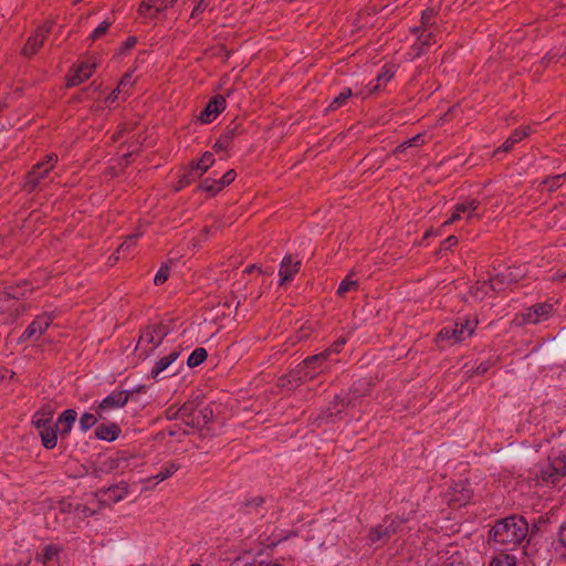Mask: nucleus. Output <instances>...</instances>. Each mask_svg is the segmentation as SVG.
Wrapping results in <instances>:
<instances>
[{
	"label": "nucleus",
	"mask_w": 566,
	"mask_h": 566,
	"mask_svg": "<svg viewBox=\"0 0 566 566\" xmlns=\"http://www.w3.org/2000/svg\"><path fill=\"white\" fill-rule=\"evenodd\" d=\"M527 535L528 523L523 516L517 515L499 520L490 530V537L499 549L514 551L521 547L523 555Z\"/></svg>",
	"instance_id": "obj_1"
},
{
	"label": "nucleus",
	"mask_w": 566,
	"mask_h": 566,
	"mask_svg": "<svg viewBox=\"0 0 566 566\" xmlns=\"http://www.w3.org/2000/svg\"><path fill=\"white\" fill-rule=\"evenodd\" d=\"M535 476L547 484L558 483L566 476V453L553 450L547 462L537 468Z\"/></svg>",
	"instance_id": "obj_2"
},
{
	"label": "nucleus",
	"mask_w": 566,
	"mask_h": 566,
	"mask_svg": "<svg viewBox=\"0 0 566 566\" xmlns=\"http://www.w3.org/2000/svg\"><path fill=\"white\" fill-rule=\"evenodd\" d=\"M329 369L331 359H327V353H319L301 361L296 366L295 374L298 381L306 382Z\"/></svg>",
	"instance_id": "obj_3"
},
{
	"label": "nucleus",
	"mask_w": 566,
	"mask_h": 566,
	"mask_svg": "<svg viewBox=\"0 0 566 566\" xmlns=\"http://www.w3.org/2000/svg\"><path fill=\"white\" fill-rule=\"evenodd\" d=\"M475 327L476 322L474 319L461 317L441 328L438 337L441 340L449 342L451 345L458 344L471 337Z\"/></svg>",
	"instance_id": "obj_4"
},
{
	"label": "nucleus",
	"mask_w": 566,
	"mask_h": 566,
	"mask_svg": "<svg viewBox=\"0 0 566 566\" xmlns=\"http://www.w3.org/2000/svg\"><path fill=\"white\" fill-rule=\"evenodd\" d=\"M407 521L408 518L400 517L392 520L385 518L381 524L369 530L367 543L376 547L384 545L392 535L401 532V525Z\"/></svg>",
	"instance_id": "obj_5"
},
{
	"label": "nucleus",
	"mask_w": 566,
	"mask_h": 566,
	"mask_svg": "<svg viewBox=\"0 0 566 566\" xmlns=\"http://www.w3.org/2000/svg\"><path fill=\"white\" fill-rule=\"evenodd\" d=\"M57 160L59 157L56 154H49L42 161H39L32 167L31 171L28 174L27 180V186L30 190H33L40 186L42 181L50 178V172L55 168Z\"/></svg>",
	"instance_id": "obj_6"
},
{
	"label": "nucleus",
	"mask_w": 566,
	"mask_h": 566,
	"mask_svg": "<svg viewBox=\"0 0 566 566\" xmlns=\"http://www.w3.org/2000/svg\"><path fill=\"white\" fill-rule=\"evenodd\" d=\"M214 161V156L210 151H206L199 160L192 161L189 169L180 176L178 189H181L199 179L210 167H212Z\"/></svg>",
	"instance_id": "obj_7"
},
{
	"label": "nucleus",
	"mask_w": 566,
	"mask_h": 566,
	"mask_svg": "<svg viewBox=\"0 0 566 566\" xmlns=\"http://www.w3.org/2000/svg\"><path fill=\"white\" fill-rule=\"evenodd\" d=\"M129 396L128 390H115L92 408L95 409L99 419H105L111 411L123 408L128 402Z\"/></svg>",
	"instance_id": "obj_8"
},
{
	"label": "nucleus",
	"mask_w": 566,
	"mask_h": 566,
	"mask_svg": "<svg viewBox=\"0 0 566 566\" xmlns=\"http://www.w3.org/2000/svg\"><path fill=\"white\" fill-rule=\"evenodd\" d=\"M554 312V305L548 302L537 303L521 312L516 319L520 324H539L547 321Z\"/></svg>",
	"instance_id": "obj_9"
},
{
	"label": "nucleus",
	"mask_w": 566,
	"mask_h": 566,
	"mask_svg": "<svg viewBox=\"0 0 566 566\" xmlns=\"http://www.w3.org/2000/svg\"><path fill=\"white\" fill-rule=\"evenodd\" d=\"M472 497V489L467 481L454 482L449 486L446 499L454 506H463L470 502Z\"/></svg>",
	"instance_id": "obj_10"
},
{
	"label": "nucleus",
	"mask_w": 566,
	"mask_h": 566,
	"mask_svg": "<svg viewBox=\"0 0 566 566\" xmlns=\"http://www.w3.org/2000/svg\"><path fill=\"white\" fill-rule=\"evenodd\" d=\"M52 322L53 317L51 314L44 313L36 316L20 336V342L40 338L51 326Z\"/></svg>",
	"instance_id": "obj_11"
},
{
	"label": "nucleus",
	"mask_w": 566,
	"mask_h": 566,
	"mask_svg": "<svg viewBox=\"0 0 566 566\" xmlns=\"http://www.w3.org/2000/svg\"><path fill=\"white\" fill-rule=\"evenodd\" d=\"M96 66H97V63L95 61L87 60V61L81 62L77 66H75L71 71V73L67 77V86L69 87L77 86L81 83H83L84 81L88 80L93 75Z\"/></svg>",
	"instance_id": "obj_12"
},
{
	"label": "nucleus",
	"mask_w": 566,
	"mask_h": 566,
	"mask_svg": "<svg viewBox=\"0 0 566 566\" xmlns=\"http://www.w3.org/2000/svg\"><path fill=\"white\" fill-rule=\"evenodd\" d=\"M460 219L471 221L473 219H480L483 216L481 211V202L474 198H468L462 202H458L454 206Z\"/></svg>",
	"instance_id": "obj_13"
},
{
	"label": "nucleus",
	"mask_w": 566,
	"mask_h": 566,
	"mask_svg": "<svg viewBox=\"0 0 566 566\" xmlns=\"http://www.w3.org/2000/svg\"><path fill=\"white\" fill-rule=\"evenodd\" d=\"M301 263L302 261L300 259H295L290 254L283 258L279 270L280 285H284L293 280L301 269Z\"/></svg>",
	"instance_id": "obj_14"
},
{
	"label": "nucleus",
	"mask_w": 566,
	"mask_h": 566,
	"mask_svg": "<svg viewBox=\"0 0 566 566\" xmlns=\"http://www.w3.org/2000/svg\"><path fill=\"white\" fill-rule=\"evenodd\" d=\"M51 31V24L40 27L33 35H31L22 49L25 56H32L43 45L46 34Z\"/></svg>",
	"instance_id": "obj_15"
},
{
	"label": "nucleus",
	"mask_w": 566,
	"mask_h": 566,
	"mask_svg": "<svg viewBox=\"0 0 566 566\" xmlns=\"http://www.w3.org/2000/svg\"><path fill=\"white\" fill-rule=\"evenodd\" d=\"M226 108V99L218 95L209 101L203 111L200 113L199 119L203 124L211 123Z\"/></svg>",
	"instance_id": "obj_16"
},
{
	"label": "nucleus",
	"mask_w": 566,
	"mask_h": 566,
	"mask_svg": "<svg viewBox=\"0 0 566 566\" xmlns=\"http://www.w3.org/2000/svg\"><path fill=\"white\" fill-rule=\"evenodd\" d=\"M522 277V274L511 268L505 269L502 272H497L492 279L494 291L499 292L507 287L509 285L517 282Z\"/></svg>",
	"instance_id": "obj_17"
},
{
	"label": "nucleus",
	"mask_w": 566,
	"mask_h": 566,
	"mask_svg": "<svg viewBox=\"0 0 566 566\" xmlns=\"http://www.w3.org/2000/svg\"><path fill=\"white\" fill-rule=\"evenodd\" d=\"M76 417L77 413L74 409H66L59 416L54 424L59 430L61 438H66L70 434L76 421Z\"/></svg>",
	"instance_id": "obj_18"
},
{
	"label": "nucleus",
	"mask_w": 566,
	"mask_h": 566,
	"mask_svg": "<svg viewBox=\"0 0 566 566\" xmlns=\"http://www.w3.org/2000/svg\"><path fill=\"white\" fill-rule=\"evenodd\" d=\"M179 357V352L172 350L168 355L161 357L158 361H156L155 366L150 370V377L153 379H158L160 374L165 371L176 359Z\"/></svg>",
	"instance_id": "obj_19"
},
{
	"label": "nucleus",
	"mask_w": 566,
	"mask_h": 566,
	"mask_svg": "<svg viewBox=\"0 0 566 566\" xmlns=\"http://www.w3.org/2000/svg\"><path fill=\"white\" fill-rule=\"evenodd\" d=\"M530 135V127L517 128L514 133L496 149V153L510 151L515 144Z\"/></svg>",
	"instance_id": "obj_20"
},
{
	"label": "nucleus",
	"mask_w": 566,
	"mask_h": 566,
	"mask_svg": "<svg viewBox=\"0 0 566 566\" xmlns=\"http://www.w3.org/2000/svg\"><path fill=\"white\" fill-rule=\"evenodd\" d=\"M39 434L41 437L42 444L45 449L51 450L56 447L57 436L60 433L55 424H51L48 428H43V430L39 431Z\"/></svg>",
	"instance_id": "obj_21"
},
{
	"label": "nucleus",
	"mask_w": 566,
	"mask_h": 566,
	"mask_svg": "<svg viewBox=\"0 0 566 566\" xmlns=\"http://www.w3.org/2000/svg\"><path fill=\"white\" fill-rule=\"evenodd\" d=\"M119 432H120V429L115 423L101 424L95 430V434L98 439L108 441V442L116 440Z\"/></svg>",
	"instance_id": "obj_22"
},
{
	"label": "nucleus",
	"mask_w": 566,
	"mask_h": 566,
	"mask_svg": "<svg viewBox=\"0 0 566 566\" xmlns=\"http://www.w3.org/2000/svg\"><path fill=\"white\" fill-rule=\"evenodd\" d=\"M127 493H128V488L126 484L113 485L103 491V495L105 496L104 501L117 503V502L124 500L127 496Z\"/></svg>",
	"instance_id": "obj_23"
},
{
	"label": "nucleus",
	"mask_w": 566,
	"mask_h": 566,
	"mask_svg": "<svg viewBox=\"0 0 566 566\" xmlns=\"http://www.w3.org/2000/svg\"><path fill=\"white\" fill-rule=\"evenodd\" d=\"M494 291L493 281L484 280V281H478L472 287H471V294L476 300H483L485 296L489 295V293Z\"/></svg>",
	"instance_id": "obj_24"
},
{
	"label": "nucleus",
	"mask_w": 566,
	"mask_h": 566,
	"mask_svg": "<svg viewBox=\"0 0 566 566\" xmlns=\"http://www.w3.org/2000/svg\"><path fill=\"white\" fill-rule=\"evenodd\" d=\"M358 286H359L358 280L354 279V272H350L339 283L336 293H337L338 296H344L348 292L357 291Z\"/></svg>",
	"instance_id": "obj_25"
},
{
	"label": "nucleus",
	"mask_w": 566,
	"mask_h": 566,
	"mask_svg": "<svg viewBox=\"0 0 566 566\" xmlns=\"http://www.w3.org/2000/svg\"><path fill=\"white\" fill-rule=\"evenodd\" d=\"M394 76V72L390 69H382V71L377 75L375 80H373L368 84V91L370 93L377 92L380 90L382 83L389 82Z\"/></svg>",
	"instance_id": "obj_26"
},
{
	"label": "nucleus",
	"mask_w": 566,
	"mask_h": 566,
	"mask_svg": "<svg viewBox=\"0 0 566 566\" xmlns=\"http://www.w3.org/2000/svg\"><path fill=\"white\" fill-rule=\"evenodd\" d=\"M352 95H353V92L350 88H348V87L343 88L338 93V95H336L332 99V102L327 106V111H336V109L343 107L344 105H346L347 101L352 97Z\"/></svg>",
	"instance_id": "obj_27"
},
{
	"label": "nucleus",
	"mask_w": 566,
	"mask_h": 566,
	"mask_svg": "<svg viewBox=\"0 0 566 566\" xmlns=\"http://www.w3.org/2000/svg\"><path fill=\"white\" fill-rule=\"evenodd\" d=\"M163 343L161 339H158V335L153 327L146 326L139 336V344H150L153 345V349L158 347Z\"/></svg>",
	"instance_id": "obj_28"
},
{
	"label": "nucleus",
	"mask_w": 566,
	"mask_h": 566,
	"mask_svg": "<svg viewBox=\"0 0 566 566\" xmlns=\"http://www.w3.org/2000/svg\"><path fill=\"white\" fill-rule=\"evenodd\" d=\"M178 469L179 465L177 463H166L164 467H161L160 471L156 475L151 476L149 480H154L156 483H159L175 474Z\"/></svg>",
	"instance_id": "obj_29"
},
{
	"label": "nucleus",
	"mask_w": 566,
	"mask_h": 566,
	"mask_svg": "<svg viewBox=\"0 0 566 566\" xmlns=\"http://www.w3.org/2000/svg\"><path fill=\"white\" fill-rule=\"evenodd\" d=\"M32 423L36 428L38 431L43 430V428H48L52 423V415L50 412H35L32 417Z\"/></svg>",
	"instance_id": "obj_30"
},
{
	"label": "nucleus",
	"mask_w": 566,
	"mask_h": 566,
	"mask_svg": "<svg viewBox=\"0 0 566 566\" xmlns=\"http://www.w3.org/2000/svg\"><path fill=\"white\" fill-rule=\"evenodd\" d=\"M207 356H208L207 350L203 347H197L189 355L188 360H187V365L190 368L197 367V366L201 365L206 360Z\"/></svg>",
	"instance_id": "obj_31"
},
{
	"label": "nucleus",
	"mask_w": 566,
	"mask_h": 566,
	"mask_svg": "<svg viewBox=\"0 0 566 566\" xmlns=\"http://www.w3.org/2000/svg\"><path fill=\"white\" fill-rule=\"evenodd\" d=\"M98 419H99V417L97 413L94 415L91 412H84L81 416L80 422H78L81 431L82 432L88 431L91 428H93L96 424Z\"/></svg>",
	"instance_id": "obj_32"
},
{
	"label": "nucleus",
	"mask_w": 566,
	"mask_h": 566,
	"mask_svg": "<svg viewBox=\"0 0 566 566\" xmlns=\"http://www.w3.org/2000/svg\"><path fill=\"white\" fill-rule=\"evenodd\" d=\"M159 0L143 1L139 6V14L145 18H155L159 12H156L157 2Z\"/></svg>",
	"instance_id": "obj_33"
},
{
	"label": "nucleus",
	"mask_w": 566,
	"mask_h": 566,
	"mask_svg": "<svg viewBox=\"0 0 566 566\" xmlns=\"http://www.w3.org/2000/svg\"><path fill=\"white\" fill-rule=\"evenodd\" d=\"M199 188L211 195V196H214L216 193H218L219 191L222 190V187L221 185L219 184V179H212V178H206L199 186Z\"/></svg>",
	"instance_id": "obj_34"
},
{
	"label": "nucleus",
	"mask_w": 566,
	"mask_h": 566,
	"mask_svg": "<svg viewBox=\"0 0 566 566\" xmlns=\"http://www.w3.org/2000/svg\"><path fill=\"white\" fill-rule=\"evenodd\" d=\"M517 557L514 554H503L491 560L489 566H516Z\"/></svg>",
	"instance_id": "obj_35"
},
{
	"label": "nucleus",
	"mask_w": 566,
	"mask_h": 566,
	"mask_svg": "<svg viewBox=\"0 0 566 566\" xmlns=\"http://www.w3.org/2000/svg\"><path fill=\"white\" fill-rule=\"evenodd\" d=\"M30 290H31L30 284L27 282H23L22 285L8 287L6 291V294L10 298H20V297H24Z\"/></svg>",
	"instance_id": "obj_36"
},
{
	"label": "nucleus",
	"mask_w": 566,
	"mask_h": 566,
	"mask_svg": "<svg viewBox=\"0 0 566 566\" xmlns=\"http://www.w3.org/2000/svg\"><path fill=\"white\" fill-rule=\"evenodd\" d=\"M263 504V499L260 497V496H255L251 500H248L245 502V513L247 514H252L254 511L256 514H261V512H259V507Z\"/></svg>",
	"instance_id": "obj_37"
},
{
	"label": "nucleus",
	"mask_w": 566,
	"mask_h": 566,
	"mask_svg": "<svg viewBox=\"0 0 566 566\" xmlns=\"http://www.w3.org/2000/svg\"><path fill=\"white\" fill-rule=\"evenodd\" d=\"M168 275H169V269L167 265H163L160 266V269L157 271V273L155 274V277H154V283L156 285H160V284H164L167 279H168Z\"/></svg>",
	"instance_id": "obj_38"
},
{
	"label": "nucleus",
	"mask_w": 566,
	"mask_h": 566,
	"mask_svg": "<svg viewBox=\"0 0 566 566\" xmlns=\"http://www.w3.org/2000/svg\"><path fill=\"white\" fill-rule=\"evenodd\" d=\"M344 344H345L344 338L337 339L327 349L323 350L322 353H327V359H329L331 355L338 354L342 350Z\"/></svg>",
	"instance_id": "obj_39"
},
{
	"label": "nucleus",
	"mask_w": 566,
	"mask_h": 566,
	"mask_svg": "<svg viewBox=\"0 0 566 566\" xmlns=\"http://www.w3.org/2000/svg\"><path fill=\"white\" fill-rule=\"evenodd\" d=\"M237 177V172L233 169L228 170L220 179L219 184L221 185L222 189L230 184L234 181Z\"/></svg>",
	"instance_id": "obj_40"
},
{
	"label": "nucleus",
	"mask_w": 566,
	"mask_h": 566,
	"mask_svg": "<svg viewBox=\"0 0 566 566\" xmlns=\"http://www.w3.org/2000/svg\"><path fill=\"white\" fill-rule=\"evenodd\" d=\"M108 27H109V22H107V21H103V22H101V23H99V24H98V25L93 30V32H92V34H91V38H92V39H94V40H95V39L101 38L103 34H105V33H106V31H107Z\"/></svg>",
	"instance_id": "obj_41"
},
{
	"label": "nucleus",
	"mask_w": 566,
	"mask_h": 566,
	"mask_svg": "<svg viewBox=\"0 0 566 566\" xmlns=\"http://www.w3.org/2000/svg\"><path fill=\"white\" fill-rule=\"evenodd\" d=\"M138 239V234H132L129 235L118 248L117 253L128 251Z\"/></svg>",
	"instance_id": "obj_42"
},
{
	"label": "nucleus",
	"mask_w": 566,
	"mask_h": 566,
	"mask_svg": "<svg viewBox=\"0 0 566 566\" xmlns=\"http://www.w3.org/2000/svg\"><path fill=\"white\" fill-rule=\"evenodd\" d=\"M153 327L156 332V335H158V339L164 340V338L169 334V327L166 324H157V325H149Z\"/></svg>",
	"instance_id": "obj_43"
},
{
	"label": "nucleus",
	"mask_w": 566,
	"mask_h": 566,
	"mask_svg": "<svg viewBox=\"0 0 566 566\" xmlns=\"http://www.w3.org/2000/svg\"><path fill=\"white\" fill-rule=\"evenodd\" d=\"M562 176L556 175L548 179H546L544 182L547 185L549 190H553L555 188H558L560 186Z\"/></svg>",
	"instance_id": "obj_44"
},
{
	"label": "nucleus",
	"mask_w": 566,
	"mask_h": 566,
	"mask_svg": "<svg viewBox=\"0 0 566 566\" xmlns=\"http://www.w3.org/2000/svg\"><path fill=\"white\" fill-rule=\"evenodd\" d=\"M133 84L134 80L132 73H126L120 80L118 87L122 90L125 87H130Z\"/></svg>",
	"instance_id": "obj_45"
},
{
	"label": "nucleus",
	"mask_w": 566,
	"mask_h": 566,
	"mask_svg": "<svg viewBox=\"0 0 566 566\" xmlns=\"http://www.w3.org/2000/svg\"><path fill=\"white\" fill-rule=\"evenodd\" d=\"M423 142V138L421 135H416L415 137L410 138L408 142L400 145V148L405 147H412V146H419Z\"/></svg>",
	"instance_id": "obj_46"
},
{
	"label": "nucleus",
	"mask_w": 566,
	"mask_h": 566,
	"mask_svg": "<svg viewBox=\"0 0 566 566\" xmlns=\"http://www.w3.org/2000/svg\"><path fill=\"white\" fill-rule=\"evenodd\" d=\"M177 0H159L157 2L156 12H163L169 7H172Z\"/></svg>",
	"instance_id": "obj_47"
},
{
	"label": "nucleus",
	"mask_w": 566,
	"mask_h": 566,
	"mask_svg": "<svg viewBox=\"0 0 566 566\" xmlns=\"http://www.w3.org/2000/svg\"><path fill=\"white\" fill-rule=\"evenodd\" d=\"M206 8L205 0H199V2L193 7L191 12V18L196 19Z\"/></svg>",
	"instance_id": "obj_48"
},
{
	"label": "nucleus",
	"mask_w": 566,
	"mask_h": 566,
	"mask_svg": "<svg viewBox=\"0 0 566 566\" xmlns=\"http://www.w3.org/2000/svg\"><path fill=\"white\" fill-rule=\"evenodd\" d=\"M558 542L566 549V522L563 523L559 527Z\"/></svg>",
	"instance_id": "obj_49"
},
{
	"label": "nucleus",
	"mask_w": 566,
	"mask_h": 566,
	"mask_svg": "<svg viewBox=\"0 0 566 566\" xmlns=\"http://www.w3.org/2000/svg\"><path fill=\"white\" fill-rule=\"evenodd\" d=\"M119 93H120V88H119V87H117L116 90H114V91H113V92L107 96V98H106V103H107V104H113V103H115V102L117 101V98H118Z\"/></svg>",
	"instance_id": "obj_50"
},
{
	"label": "nucleus",
	"mask_w": 566,
	"mask_h": 566,
	"mask_svg": "<svg viewBox=\"0 0 566 566\" xmlns=\"http://www.w3.org/2000/svg\"><path fill=\"white\" fill-rule=\"evenodd\" d=\"M57 554V549L54 546H48L44 551V557L46 559H51L54 555Z\"/></svg>",
	"instance_id": "obj_51"
},
{
	"label": "nucleus",
	"mask_w": 566,
	"mask_h": 566,
	"mask_svg": "<svg viewBox=\"0 0 566 566\" xmlns=\"http://www.w3.org/2000/svg\"><path fill=\"white\" fill-rule=\"evenodd\" d=\"M458 220H461L460 216L457 212L455 208H453V212H452L451 217L447 221H444L443 226H449Z\"/></svg>",
	"instance_id": "obj_52"
},
{
	"label": "nucleus",
	"mask_w": 566,
	"mask_h": 566,
	"mask_svg": "<svg viewBox=\"0 0 566 566\" xmlns=\"http://www.w3.org/2000/svg\"><path fill=\"white\" fill-rule=\"evenodd\" d=\"M228 145H229V144H228V143H226V140L221 137L219 140H217V142H216V144H214L213 148H214L216 150H220V149H224V148H227V146H228Z\"/></svg>",
	"instance_id": "obj_53"
},
{
	"label": "nucleus",
	"mask_w": 566,
	"mask_h": 566,
	"mask_svg": "<svg viewBox=\"0 0 566 566\" xmlns=\"http://www.w3.org/2000/svg\"><path fill=\"white\" fill-rule=\"evenodd\" d=\"M136 42H137V41H136V38H134V36L128 38V39L125 41V43H124V49H125V50H129V49L134 48V45L136 44Z\"/></svg>",
	"instance_id": "obj_54"
},
{
	"label": "nucleus",
	"mask_w": 566,
	"mask_h": 566,
	"mask_svg": "<svg viewBox=\"0 0 566 566\" xmlns=\"http://www.w3.org/2000/svg\"><path fill=\"white\" fill-rule=\"evenodd\" d=\"M444 243L448 244V247H452L458 243V239L454 235H450Z\"/></svg>",
	"instance_id": "obj_55"
},
{
	"label": "nucleus",
	"mask_w": 566,
	"mask_h": 566,
	"mask_svg": "<svg viewBox=\"0 0 566 566\" xmlns=\"http://www.w3.org/2000/svg\"><path fill=\"white\" fill-rule=\"evenodd\" d=\"M488 369H489V366H488V364H485V363H481V364L478 366V368H476V370H478V373H479V374H484V373H486V371H488Z\"/></svg>",
	"instance_id": "obj_56"
},
{
	"label": "nucleus",
	"mask_w": 566,
	"mask_h": 566,
	"mask_svg": "<svg viewBox=\"0 0 566 566\" xmlns=\"http://www.w3.org/2000/svg\"><path fill=\"white\" fill-rule=\"evenodd\" d=\"M233 135H234L233 130H229V132H227V133L222 136V138L226 140V143H228V144H229V143H230V140L233 138Z\"/></svg>",
	"instance_id": "obj_57"
},
{
	"label": "nucleus",
	"mask_w": 566,
	"mask_h": 566,
	"mask_svg": "<svg viewBox=\"0 0 566 566\" xmlns=\"http://www.w3.org/2000/svg\"><path fill=\"white\" fill-rule=\"evenodd\" d=\"M430 36H431V33H430V32H429V33H427V34L422 33V34L420 35V39H421V41H422V43H423V44L428 45V44H429V38H430Z\"/></svg>",
	"instance_id": "obj_58"
},
{
	"label": "nucleus",
	"mask_w": 566,
	"mask_h": 566,
	"mask_svg": "<svg viewBox=\"0 0 566 566\" xmlns=\"http://www.w3.org/2000/svg\"><path fill=\"white\" fill-rule=\"evenodd\" d=\"M446 566H468V565H465V564H463L461 562H452V563H450V564H448Z\"/></svg>",
	"instance_id": "obj_59"
},
{
	"label": "nucleus",
	"mask_w": 566,
	"mask_h": 566,
	"mask_svg": "<svg viewBox=\"0 0 566 566\" xmlns=\"http://www.w3.org/2000/svg\"><path fill=\"white\" fill-rule=\"evenodd\" d=\"M254 269H256V266H255V265H249V266L245 269V272L251 273Z\"/></svg>",
	"instance_id": "obj_60"
},
{
	"label": "nucleus",
	"mask_w": 566,
	"mask_h": 566,
	"mask_svg": "<svg viewBox=\"0 0 566 566\" xmlns=\"http://www.w3.org/2000/svg\"><path fill=\"white\" fill-rule=\"evenodd\" d=\"M207 411H208V409H203V410L201 411V413L203 415V417H205V418H207V417H208Z\"/></svg>",
	"instance_id": "obj_61"
}]
</instances>
